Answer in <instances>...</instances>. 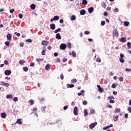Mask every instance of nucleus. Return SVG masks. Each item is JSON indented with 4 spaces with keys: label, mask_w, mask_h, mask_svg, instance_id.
Returning <instances> with one entry per match:
<instances>
[{
    "label": "nucleus",
    "mask_w": 131,
    "mask_h": 131,
    "mask_svg": "<svg viewBox=\"0 0 131 131\" xmlns=\"http://www.w3.org/2000/svg\"><path fill=\"white\" fill-rule=\"evenodd\" d=\"M67 46L66 44L62 43L60 46V50H63V51H65V49H66Z\"/></svg>",
    "instance_id": "obj_1"
},
{
    "label": "nucleus",
    "mask_w": 131,
    "mask_h": 131,
    "mask_svg": "<svg viewBox=\"0 0 131 131\" xmlns=\"http://www.w3.org/2000/svg\"><path fill=\"white\" fill-rule=\"evenodd\" d=\"M113 35L114 36H116V37H118V36L119 35V34H118V31H117V30L115 29L114 30Z\"/></svg>",
    "instance_id": "obj_2"
},
{
    "label": "nucleus",
    "mask_w": 131,
    "mask_h": 131,
    "mask_svg": "<svg viewBox=\"0 0 131 131\" xmlns=\"http://www.w3.org/2000/svg\"><path fill=\"white\" fill-rule=\"evenodd\" d=\"M78 108L77 107V106H75L74 108V114L75 115H77L78 114L77 113V110H78Z\"/></svg>",
    "instance_id": "obj_3"
},
{
    "label": "nucleus",
    "mask_w": 131,
    "mask_h": 131,
    "mask_svg": "<svg viewBox=\"0 0 131 131\" xmlns=\"http://www.w3.org/2000/svg\"><path fill=\"white\" fill-rule=\"evenodd\" d=\"M96 125H97V122L92 123L91 125H89V127H90V128H94V127H95Z\"/></svg>",
    "instance_id": "obj_4"
},
{
    "label": "nucleus",
    "mask_w": 131,
    "mask_h": 131,
    "mask_svg": "<svg viewBox=\"0 0 131 131\" xmlns=\"http://www.w3.org/2000/svg\"><path fill=\"white\" fill-rule=\"evenodd\" d=\"M12 73L11 70H6L5 71V75H10Z\"/></svg>",
    "instance_id": "obj_5"
},
{
    "label": "nucleus",
    "mask_w": 131,
    "mask_h": 131,
    "mask_svg": "<svg viewBox=\"0 0 131 131\" xmlns=\"http://www.w3.org/2000/svg\"><path fill=\"white\" fill-rule=\"evenodd\" d=\"M93 11H94V7H91L88 9V11H89V13H90V14H92Z\"/></svg>",
    "instance_id": "obj_6"
},
{
    "label": "nucleus",
    "mask_w": 131,
    "mask_h": 131,
    "mask_svg": "<svg viewBox=\"0 0 131 131\" xmlns=\"http://www.w3.org/2000/svg\"><path fill=\"white\" fill-rule=\"evenodd\" d=\"M41 44L43 46H48V45H49V41L43 40L41 42Z\"/></svg>",
    "instance_id": "obj_7"
},
{
    "label": "nucleus",
    "mask_w": 131,
    "mask_h": 131,
    "mask_svg": "<svg viewBox=\"0 0 131 131\" xmlns=\"http://www.w3.org/2000/svg\"><path fill=\"white\" fill-rule=\"evenodd\" d=\"M7 37L8 40H10V41L12 40V35H11V34H8L7 35Z\"/></svg>",
    "instance_id": "obj_8"
},
{
    "label": "nucleus",
    "mask_w": 131,
    "mask_h": 131,
    "mask_svg": "<svg viewBox=\"0 0 131 131\" xmlns=\"http://www.w3.org/2000/svg\"><path fill=\"white\" fill-rule=\"evenodd\" d=\"M55 26H56V25L55 24H51L50 25L51 29H52V30H54V29H55L56 27Z\"/></svg>",
    "instance_id": "obj_9"
},
{
    "label": "nucleus",
    "mask_w": 131,
    "mask_h": 131,
    "mask_svg": "<svg viewBox=\"0 0 131 131\" xmlns=\"http://www.w3.org/2000/svg\"><path fill=\"white\" fill-rule=\"evenodd\" d=\"M56 38L57 39H61V35H60V33H57L56 34Z\"/></svg>",
    "instance_id": "obj_10"
},
{
    "label": "nucleus",
    "mask_w": 131,
    "mask_h": 131,
    "mask_svg": "<svg viewBox=\"0 0 131 131\" xmlns=\"http://www.w3.org/2000/svg\"><path fill=\"white\" fill-rule=\"evenodd\" d=\"M1 84H2V85H4V86H9V85H10L9 83H5L4 82H1Z\"/></svg>",
    "instance_id": "obj_11"
},
{
    "label": "nucleus",
    "mask_w": 131,
    "mask_h": 131,
    "mask_svg": "<svg viewBox=\"0 0 131 131\" xmlns=\"http://www.w3.org/2000/svg\"><path fill=\"white\" fill-rule=\"evenodd\" d=\"M67 86L68 89H69V88H70L71 89H72V88H74V84H67Z\"/></svg>",
    "instance_id": "obj_12"
},
{
    "label": "nucleus",
    "mask_w": 131,
    "mask_h": 131,
    "mask_svg": "<svg viewBox=\"0 0 131 131\" xmlns=\"http://www.w3.org/2000/svg\"><path fill=\"white\" fill-rule=\"evenodd\" d=\"M80 15H83L85 14V10H81L80 11Z\"/></svg>",
    "instance_id": "obj_13"
},
{
    "label": "nucleus",
    "mask_w": 131,
    "mask_h": 131,
    "mask_svg": "<svg viewBox=\"0 0 131 131\" xmlns=\"http://www.w3.org/2000/svg\"><path fill=\"white\" fill-rule=\"evenodd\" d=\"M120 41L121 42H126V40H125V37H122L120 39Z\"/></svg>",
    "instance_id": "obj_14"
},
{
    "label": "nucleus",
    "mask_w": 131,
    "mask_h": 131,
    "mask_svg": "<svg viewBox=\"0 0 131 131\" xmlns=\"http://www.w3.org/2000/svg\"><path fill=\"white\" fill-rule=\"evenodd\" d=\"M36 7V6L35 4H32L30 6V8L32 10H35V7Z\"/></svg>",
    "instance_id": "obj_15"
},
{
    "label": "nucleus",
    "mask_w": 131,
    "mask_h": 131,
    "mask_svg": "<svg viewBox=\"0 0 131 131\" xmlns=\"http://www.w3.org/2000/svg\"><path fill=\"white\" fill-rule=\"evenodd\" d=\"M1 116L2 118H6V113H3L1 114Z\"/></svg>",
    "instance_id": "obj_16"
},
{
    "label": "nucleus",
    "mask_w": 131,
    "mask_h": 131,
    "mask_svg": "<svg viewBox=\"0 0 131 131\" xmlns=\"http://www.w3.org/2000/svg\"><path fill=\"white\" fill-rule=\"evenodd\" d=\"M19 63L20 64V65H24V63H25V60H20L19 61Z\"/></svg>",
    "instance_id": "obj_17"
},
{
    "label": "nucleus",
    "mask_w": 131,
    "mask_h": 131,
    "mask_svg": "<svg viewBox=\"0 0 131 131\" xmlns=\"http://www.w3.org/2000/svg\"><path fill=\"white\" fill-rule=\"evenodd\" d=\"M76 19V17L75 15H72L71 17V21H74Z\"/></svg>",
    "instance_id": "obj_18"
},
{
    "label": "nucleus",
    "mask_w": 131,
    "mask_h": 131,
    "mask_svg": "<svg viewBox=\"0 0 131 131\" xmlns=\"http://www.w3.org/2000/svg\"><path fill=\"white\" fill-rule=\"evenodd\" d=\"M59 18V16L58 15H56L55 16H54L53 19H54V21H57V20H58Z\"/></svg>",
    "instance_id": "obj_19"
},
{
    "label": "nucleus",
    "mask_w": 131,
    "mask_h": 131,
    "mask_svg": "<svg viewBox=\"0 0 131 131\" xmlns=\"http://www.w3.org/2000/svg\"><path fill=\"white\" fill-rule=\"evenodd\" d=\"M82 5H84V6H86L88 5V1L86 0H82Z\"/></svg>",
    "instance_id": "obj_20"
},
{
    "label": "nucleus",
    "mask_w": 131,
    "mask_h": 131,
    "mask_svg": "<svg viewBox=\"0 0 131 131\" xmlns=\"http://www.w3.org/2000/svg\"><path fill=\"white\" fill-rule=\"evenodd\" d=\"M16 123H18V124H22V121L20 119H18L16 121Z\"/></svg>",
    "instance_id": "obj_21"
},
{
    "label": "nucleus",
    "mask_w": 131,
    "mask_h": 131,
    "mask_svg": "<svg viewBox=\"0 0 131 131\" xmlns=\"http://www.w3.org/2000/svg\"><path fill=\"white\" fill-rule=\"evenodd\" d=\"M60 31H61V28H59L58 29L54 31V33H58V32H59Z\"/></svg>",
    "instance_id": "obj_22"
},
{
    "label": "nucleus",
    "mask_w": 131,
    "mask_h": 131,
    "mask_svg": "<svg viewBox=\"0 0 131 131\" xmlns=\"http://www.w3.org/2000/svg\"><path fill=\"white\" fill-rule=\"evenodd\" d=\"M29 102L30 103V105H32L33 104H34V101L33 100L31 99L29 100Z\"/></svg>",
    "instance_id": "obj_23"
},
{
    "label": "nucleus",
    "mask_w": 131,
    "mask_h": 131,
    "mask_svg": "<svg viewBox=\"0 0 131 131\" xmlns=\"http://www.w3.org/2000/svg\"><path fill=\"white\" fill-rule=\"evenodd\" d=\"M36 61H38V62H42V61H43V59L42 58H36Z\"/></svg>",
    "instance_id": "obj_24"
},
{
    "label": "nucleus",
    "mask_w": 131,
    "mask_h": 131,
    "mask_svg": "<svg viewBox=\"0 0 131 131\" xmlns=\"http://www.w3.org/2000/svg\"><path fill=\"white\" fill-rule=\"evenodd\" d=\"M124 26H128V25H129V23H128V21H125L124 23Z\"/></svg>",
    "instance_id": "obj_25"
},
{
    "label": "nucleus",
    "mask_w": 131,
    "mask_h": 131,
    "mask_svg": "<svg viewBox=\"0 0 131 131\" xmlns=\"http://www.w3.org/2000/svg\"><path fill=\"white\" fill-rule=\"evenodd\" d=\"M101 6L103 8H104V9H106V4H105V3L104 2L102 3Z\"/></svg>",
    "instance_id": "obj_26"
},
{
    "label": "nucleus",
    "mask_w": 131,
    "mask_h": 131,
    "mask_svg": "<svg viewBox=\"0 0 131 131\" xmlns=\"http://www.w3.org/2000/svg\"><path fill=\"white\" fill-rule=\"evenodd\" d=\"M115 112V113H119V112H120V108H116Z\"/></svg>",
    "instance_id": "obj_27"
},
{
    "label": "nucleus",
    "mask_w": 131,
    "mask_h": 131,
    "mask_svg": "<svg viewBox=\"0 0 131 131\" xmlns=\"http://www.w3.org/2000/svg\"><path fill=\"white\" fill-rule=\"evenodd\" d=\"M23 70H24V71H25V72H27V71H28V68L24 67L23 68Z\"/></svg>",
    "instance_id": "obj_28"
},
{
    "label": "nucleus",
    "mask_w": 131,
    "mask_h": 131,
    "mask_svg": "<svg viewBox=\"0 0 131 131\" xmlns=\"http://www.w3.org/2000/svg\"><path fill=\"white\" fill-rule=\"evenodd\" d=\"M77 81V80H76V79H73L71 80V82L72 83H75V82H76Z\"/></svg>",
    "instance_id": "obj_29"
},
{
    "label": "nucleus",
    "mask_w": 131,
    "mask_h": 131,
    "mask_svg": "<svg viewBox=\"0 0 131 131\" xmlns=\"http://www.w3.org/2000/svg\"><path fill=\"white\" fill-rule=\"evenodd\" d=\"M91 111V113H92V114H95L96 113V112L95 111V110L92 108L90 110Z\"/></svg>",
    "instance_id": "obj_30"
},
{
    "label": "nucleus",
    "mask_w": 131,
    "mask_h": 131,
    "mask_svg": "<svg viewBox=\"0 0 131 131\" xmlns=\"http://www.w3.org/2000/svg\"><path fill=\"white\" fill-rule=\"evenodd\" d=\"M98 91L100 93H103V92H104V90L101 87L98 89Z\"/></svg>",
    "instance_id": "obj_31"
},
{
    "label": "nucleus",
    "mask_w": 131,
    "mask_h": 131,
    "mask_svg": "<svg viewBox=\"0 0 131 131\" xmlns=\"http://www.w3.org/2000/svg\"><path fill=\"white\" fill-rule=\"evenodd\" d=\"M127 47H128V49H131V43L129 42H128L127 43Z\"/></svg>",
    "instance_id": "obj_32"
},
{
    "label": "nucleus",
    "mask_w": 131,
    "mask_h": 131,
    "mask_svg": "<svg viewBox=\"0 0 131 131\" xmlns=\"http://www.w3.org/2000/svg\"><path fill=\"white\" fill-rule=\"evenodd\" d=\"M125 71L126 72H131V69L126 68L125 69Z\"/></svg>",
    "instance_id": "obj_33"
},
{
    "label": "nucleus",
    "mask_w": 131,
    "mask_h": 131,
    "mask_svg": "<svg viewBox=\"0 0 131 131\" xmlns=\"http://www.w3.org/2000/svg\"><path fill=\"white\" fill-rule=\"evenodd\" d=\"M84 116H86L88 115V110H84Z\"/></svg>",
    "instance_id": "obj_34"
},
{
    "label": "nucleus",
    "mask_w": 131,
    "mask_h": 131,
    "mask_svg": "<svg viewBox=\"0 0 131 131\" xmlns=\"http://www.w3.org/2000/svg\"><path fill=\"white\" fill-rule=\"evenodd\" d=\"M49 68H50V64H48L45 67V69L46 70H48V69H49Z\"/></svg>",
    "instance_id": "obj_35"
},
{
    "label": "nucleus",
    "mask_w": 131,
    "mask_h": 131,
    "mask_svg": "<svg viewBox=\"0 0 131 131\" xmlns=\"http://www.w3.org/2000/svg\"><path fill=\"white\" fill-rule=\"evenodd\" d=\"M5 45L6 46H7V47H9V46H10V41H7L5 42Z\"/></svg>",
    "instance_id": "obj_36"
},
{
    "label": "nucleus",
    "mask_w": 131,
    "mask_h": 131,
    "mask_svg": "<svg viewBox=\"0 0 131 131\" xmlns=\"http://www.w3.org/2000/svg\"><path fill=\"white\" fill-rule=\"evenodd\" d=\"M118 119V116H116L114 118V121H117Z\"/></svg>",
    "instance_id": "obj_37"
},
{
    "label": "nucleus",
    "mask_w": 131,
    "mask_h": 131,
    "mask_svg": "<svg viewBox=\"0 0 131 131\" xmlns=\"http://www.w3.org/2000/svg\"><path fill=\"white\" fill-rule=\"evenodd\" d=\"M108 100H112L113 99L114 100V97L113 96H109L107 97Z\"/></svg>",
    "instance_id": "obj_38"
},
{
    "label": "nucleus",
    "mask_w": 131,
    "mask_h": 131,
    "mask_svg": "<svg viewBox=\"0 0 131 131\" xmlns=\"http://www.w3.org/2000/svg\"><path fill=\"white\" fill-rule=\"evenodd\" d=\"M68 47L69 49H71V42L68 43Z\"/></svg>",
    "instance_id": "obj_39"
},
{
    "label": "nucleus",
    "mask_w": 131,
    "mask_h": 131,
    "mask_svg": "<svg viewBox=\"0 0 131 131\" xmlns=\"http://www.w3.org/2000/svg\"><path fill=\"white\" fill-rule=\"evenodd\" d=\"M120 62L121 63H124V59L123 58H119Z\"/></svg>",
    "instance_id": "obj_40"
},
{
    "label": "nucleus",
    "mask_w": 131,
    "mask_h": 131,
    "mask_svg": "<svg viewBox=\"0 0 131 131\" xmlns=\"http://www.w3.org/2000/svg\"><path fill=\"white\" fill-rule=\"evenodd\" d=\"M119 80L121 82V81H123V77H119Z\"/></svg>",
    "instance_id": "obj_41"
},
{
    "label": "nucleus",
    "mask_w": 131,
    "mask_h": 131,
    "mask_svg": "<svg viewBox=\"0 0 131 131\" xmlns=\"http://www.w3.org/2000/svg\"><path fill=\"white\" fill-rule=\"evenodd\" d=\"M7 99H9V98L12 99V98H13V96L7 95Z\"/></svg>",
    "instance_id": "obj_42"
},
{
    "label": "nucleus",
    "mask_w": 131,
    "mask_h": 131,
    "mask_svg": "<svg viewBox=\"0 0 131 131\" xmlns=\"http://www.w3.org/2000/svg\"><path fill=\"white\" fill-rule=\"evenodd\" d=\"M112 89H115V88H116V84L115 83H113L112 85Z\"/></svg>",
    "instance_id": "obj_43"
},
{
    "label": "nucleus",
    "mask_w": 131,
    "mask_h": 131,
    "mask_svg": "<svg viewBox=\"0 0 131 131\" xmlns=\"http://www.w3.org/2000/svg\"><path fill=\"white\" fill-rule=\"evenodd\" d=\"M60 78L61 80H63L64 79V75H63V74H61Z\"/></svg>",
    "instance_id": "obj_44"
},
{
    "label": "nucleus",
    "mask_w": 131,
    "mask_h": 131,
    "mask_svg": "<svg viewBox=\"0 0 131 131\" xmlns=\"http://www.w3.org/2000/svg\"><path fill=\"white\" fill-rule=\"evenodd\" d=\"M72 56H73L74 57H76V53H75L74 51L72 52Z\"/></svg>",
    "instance_id": "obj_45"
},
{
    "label": "nucleus",
    "mask_w": 131,
    "mask_h": 131,
    "mask_svg": "<svg viewBox=\"0 0 131 131\" xmlns=\"http://www.w3.org/2000/svg\"><path fill=\"white\" fill-rule=\"evenodd\" d=\"M96 62H98V63H100V62H101V58H97V59H96Z\"/></svg>",
    "instance_id": "obj_46"
},
{
    "label": "nucleus",
    "mask_w": 131,
    "mask_h": 131,
    "mask_svg": "<svg viewBox=\"0 0 131 131\" xmlns=\"http://www.w3.org/2000/svg\"><path fill=\"white\" fill-rule=\"evenodd\" d=\"M82 104H83V105H87L88 102L86 101H85V100H84L82 102Z\"/></svg>",
    "instance_id": "obj_47"
},
{
    "label": "nucleus",
    "mask_w": 131,
    "mask_h": 131,
    "mask_svg": "<svg viewBox=\"0 0 131 131\" xmlns=\"http://www.w3.org/2000/svg\"><path fill=\"white\" fill-rule=\"evenodd\" d=\"M20 47H21V48H23L24 47V42H20L19 44Z\"/></svg>",
    "instance_id": "obj_48"
},
{
    "label": "nucleus",
    "mask_w": 131,
    "mask_h": 131,
    "mask_svg": "<svg viewBox=\"0 0 131 131\" xmlns=\"http://www.w3.org/2000/svg\"><path fill=\"white\" fill-rule=\"evenodd\" d=\"M105 21H102L101 23V26H104V25H105Z\"/></svg>",
    "instance_id": "obj_49"
},
{
    "label": "nucleus",
    "mask_w": 131,
    "mask_h": 131,
    "mask_svg": "<svg viewBox=\"0 0 131 131\" xmlns=\"http://www.w3.org/2000/svg\"><path fill=\"white\" fill-rule=\"evenodd\" d=\"M18 17L20 19H22V18H23V15H22V14H19Z\"/></svg>",
    "instance_id": "obj_50"
},
{
    "label": "nucleus",
    "mask_w": 131,
    "mask_h": 131,
    "mask_svg": "<svg viewBox=\"0 0 131 131\" xmlns=\"http://www.w3.org/2000/svg\"><path fill=\"white\" fill-rule=\"evenodd\" d=\"M26 41H27L28 42H32V40H31V39H28L26 40Z\"/></svg>",
    "instance_id": "obj_51"
},
{
    "label": "nucleus",
    "mask_w": 131,
    "mask_h": 131,
    "mask_svg": "<svg viewBox=\"0 0 131 131\" xmlns=\"http://www.w3.org/2000/svg\"><path fill=\"white\" fill-rule=\"evenodd\" d=\"M4 64H5V65H8L9 64V61H8L7 60H5L4 61Z\"/></svg>",
    "instance_id": "obj_52"
},
{
    "label": "nucleus",
    "mask_w": 131,
    "mask_h": 131,
    "mask_svg": "<svg viewBox=\"0 0 131 131\" xmlns=\"http://www.w3.org/2000/svg\"><path fill=\"white\" fill-rule=\"evenodd\" d=\"M13 101H14V102H17V101H18V98L17 97H14L13 98Z\"/></svg>",
    "instance_id": "obj_53"
},
{
    "label": "nucleus",
    "mask_w": 131,
    "mask_h": 131,
    "mask_svg": "<svg viewBox=\"0 0 131 131\" xmlns=\"http://www.w3.org/2000/svg\"><path fill=\"white\" fill-rule=\"evenodd\" d=\"M84 33V34L89 35V34H90V31H85Z\"/></svg>",
    "instance_id": "obj_54"
},
{
    "label": "nucleus",
    "mask_w": 131,
    "mask_h": 131,
    "mask_svg": "<svg viewBox=\"0 0 131 131\" xmlns=\"http://www.w3.org/2000/svg\"><path fill=\"white\" fill-rule=\"evenodd\" d=\"M120 58H123L124 57V55L122 53H120Z\"/></svg>",
    "instance_id": "obj_55"
},
{
    "label": "nucleus",
    "mask_w": 131,
    "mask_h": 131,
    "mask_svg": "<svg viewBox=\"0 0 131 131\" xmlns=\"http://www.w3.org/2000/svg\"><path fill=\"white\" fill-rule=\"evenodd\" d=\"M30 66L31 67H34V63L31 62V63H30Z\"/></svg>",
    "instance_id": "obj_56"
},
{
    "label": "nucleus",
    "mask_w": 131,
    "mask_h": 131,
    "mask_svg": "<svg viewBox=\"0 0 131 131\" xmlns=\"http://www.w3.org/2000/svg\"><path fill=\"white\" fill-rule=\"evenodd\" d=\"M64 22V20H63V19H61L59 20V23H61V24H63Z\"/></svg>",
    "instance_id": "obj_57"
},
{
    "label": "nucleus",
    "mask_w": 131,
    "mask_h": 131,
    "mask_svg": "<svg viewBox=\"0 0 131 131\" xmlns=\"http://www.w3.org/2000/svg\"><path fill=\"white\" fill-rule=\"evenodd\" d=\"M127 110L130 113H131V107H128L127 108Z\"/></svg>",
    "instance_id": "obj_58"
},
{
    "label": "nucleus",
    "mask_w": 131,
    "mask_h": 131,
    "mask_svg": "<svg viewBox=\"0 0 131 131\" xmlns=\"http://www.w3.org/2000/svg\"><path fill=\"white\" fill-rule=\"evenodd\" d=\"M114 11L116 13H117L119 11L118 8H115Z\"/></svg>",
    "instance_id": "obj_59"
},
{
    "label": "nucleus",
    "mask_w": 131,
    "mask_h": 131,
    "mask_svg": "<svg viewBox=\"0 0 131 131\" xmlns=\"http://www.w3.org/2000/svg\"><path fill=\"white\" fill-rule=\"evenodd\" d=\"M14 34L17 35V36H20V33H19L15 32Z\"/></svg>",
    "instance_id": "obj_60"
},
{
    "label": "nucleus",
    "mask_w": 131,
    "mask_h": 131,
    "mask_svg": "<svg viewBox=\"0 0 131 131\" xmlns=\"http://www.w3.org/2000/svg\"><path fill=\"white\" fill-rule=\"evenodd\" d=\"M115 101H114V100H112L111 99L110 101V103H115Z\"/></svg>",
    "instance_id": "obj_61"
},
{
    "label": "nucleus",
    "mask_w": 131,
    "mask_h": 131,
    "mask_svg": "<svg viewBox=\"0 0 131 131\" xmlns=\"http://www.w3.org/2000/svg\"><path fill=\"white\" fill-rule=\"evenodd\" d=\"M62 61H63V62H66V61H67V58H63L62 59Z\"/></svg>",
    "instance_id": "obj_62"
},
{
    "label": "nucleus",
    "mask_w": 131,
    "mask_h": 131,
    "mask_svg": "<svg viewBox=\"0 0 131 131\" xmlns=\"http://www.w3.org/2000/svg\"><path fill=\"white\" fill-rule=\"evenodd\" d=\"M124 116H125V118H128V114H125Z\"/></svg>",
    "instance_id": "obj_63"
},
{
    "label": "nucleus",
    "mask_w": 131,
    "mask_h": 131,
    "mask_svg": "<svg viewBox=\"0 0 131 131\" xmlns=\"http://www.w3.org/2000/svg\"><path fill=\"white\" fill-rule=\"evenodd\" d=\"M14 9H11L10 10V13H14Z\"/></svg>",
    "instance_id": "obj_64"
}]
</instances>
